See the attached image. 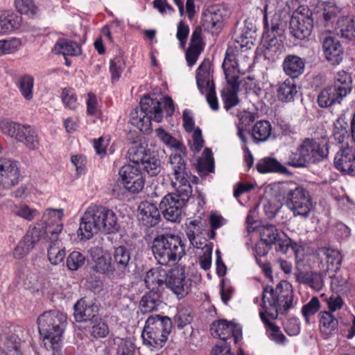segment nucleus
<instances>
[{"mask_svg":"<svg viewBox=\"0 0 355 355\" xmlns=\"http://www.w3.org/2000/svg\"><path fill=\"white\" fill-rule=\"evenodd\" d=\"M275 196L284 202L295 216L307 218L312 209V198L309 191L295 182L287 181L274 185Z\"/></svg>","mask_w":355,"mask_h":355,"instance_id":"f257e3e1","label":"nucleus"},{"mask_svg":"<svg viewBox=\"0 0 355 355\" xmlns=\"http://www.w3.org/2000/svg\"><path fill=\"white\" fill-rule=\"evenodd\" d=\"M66 314L58 310L45 311L37 320L38 331L47 350L55 355L60 349V342L67 323Z\"/></svg>","mask_w":355,"mask_h":355,"instance_id":"f03ea898","label":"nucleus"},{"mask_svg":"<svg viewBox=\"0 0 355 355\" xmlns=\"http://www.w3.org/2000/svg\"><path fill=\"white\" fill-rule=\"evenodd\" d=\"M293 301L292 286L286 280L279 282L275 288L269 285L263 288L261 306L272 320L277 318L279 311L285 314L293 308Z\"/></svg>","mask_w":355,"mask_h":355,"instance_id":"7ed1b4c3","label":"nucleus"},{"mask_svg":"<svg viewBox=\"0 0 355 355\" xmlns=\"http://www.w3.org/2000/svg\"><path fill=\"white\" fill-rule=\"evenodd\" d=\"M153 254L160 265H174L186 254L185 245L178 234L157 235L152 243Z\"/></svg>","mask_w":355,"mask_h":355,"instance_id":"20e7f679","label":"nucleus"},{"mask_svg":"<svg viewBox=\"0 0 355 355\" xmlns=\"http://www.w3.org/2000/svg\"><path fill=\"white\" fill-rule=\"evenodd\" d=\"M329 146L327 141H318L314 139L306 138L291 153L287 165L295 168H304L309 164H316L328 156Z\"/></svg>","mask_w":355,"mask_h":355,"instance_id":"39448f33","label":"nucleus"},{"mask_svg":"<svg viewBox=\"0 0 355 355\" xmlns=\"http://www.w3.org/2000/svg\"><path fill=\"white\" fill-rule=\"evenodd\" d=\"M172 328L169 317L159 314L149 316L141 334L144 344L151 347V350L160 349L166 343Z\"/></svg>","mask_w":355,"mask_h":355,"instance_id":"423d86ee","label":"nucleus"},{"mask_svg":"<svg viewBox=\"0 0 355 355\" xmlns=\"http://www.w3.org/2000/svg\"><path fill=\"white\" fill-rule=\"evenodd\" d=\"M108 208L101 205H90L80 218L78 236L80 240H89L99 232L110 234L106 222Z\"/></svg>","mask_w":355,"mask_h":355,"instance_id":"0eeeda50","label":"nucleus"},{"mask_svg":"<svg viewBox=\"0 0 355 355\" xmlns=\"http://www.w3.org/2000/svg\"><path fill=\"white\" fill-rule=\"evenodd\" d=\"M162 119L161 102L157 98H150L149 95H144L140 100L139 106L130 113L132 125L144 133H148L151 130L153 120L159 123Z\"/></svg>","mask_w":355,"mask_h":355,"instance_id":"6e6552de","label":"nucleus"},{"mask_svg":"<svg viewBox=\"0 0 355 355\" xmlns=\"http://www.w3.org/2000/svg\"><path fill=\"white\" fill-rule=\"evenodd\" d=\"M129 160L139 169L150 177L157 176L162 171V162L158 153L142 143L134 142L128 150Z\"/></svg>","mask_w":355,"mask_h":355,"instance_id":"1a4fd4ad","label":"nucleus"},{"mask_svg":"<svg viewBox=\"0 0 355 355\" xmlns=\"http://www.w3.org/2000/svg\"><path fill=\"white\" fill-rule=\"evenodd\" d=\"M267 9L268 5L265 4L261 10L263 15V35L268 39L266 49L268 53L280 54L284 49V23L277 13L274 14L269 19Z\"/></svg>","mask_w":355,"mask_h":355,"instance_id":"9d476101","label":"nucleus"},{"mask_svg":"<svg viewBox=\"0 0 355 355\" xmlns=\"http://www.w3.org/2000/svg\"><path fill=\"white\" fill-rule=\"evenodd\" d=\"M192 192L186 193L182 189H176V193L166 195L159 203L164 217L171 222L181 220L184 207L191 196Z\"/></svg>","mask_w":355,"mask_h":355,"instance_id":"9b49d317","label":"nucleus"},{"mask_svg":"<svg viewBox=\"0 0 355 355\" xmlns=\"http://www.w3.org/2000/svg\"><path fill=\"white\" fill-rule=\"evenodd\" d=\"M169 163L173 171L175 182L173 185L176 189H182L183 192H192L191 182L197 183L198 178L191 174L187 167L184 159L178 153L171 155Z\"/></svg>","mask_w":355,"mask_h":355,"instance_id":"f8f14e48","label":"nucleus"},{"mask_svg":"<svg viewBox=\"0 0 355 355\" xmlns=\"http://www.w3.org/2000/svg\"><path fill=\"white\" fill-rule=\"evenodd\" d=\"M64 216L62 209H46L42 216V222L44 223L43 227L45 240L50 243H60L59 235L63 227L62 218Z\"/></svg>","mask_w":355,"mask_h":355,"instance_id":"ddd939ff","label":"nucleus"},{"mask_svg":"<svg viewBox=\"0 0 355 355\" xmlns=\"http://www.w3.org/2000/svg\"><path fill=\"white\" fill-rule=\"evenodd\" d=\"M166 286L182 299L191 292L192 280L186 277L184 267H175L167 272Z\"/></svg>","mask_w":355,"mask_h":355,"instance_id":"4468645a","label":"nucleus"},{"mask_svg":"<svg viewBox=\"0 0 355 355\" xmlns=\"http://www.w3.org/2000/svg\"><path fill=\"white\" fill-rule=\"evenodd\" d=\"M119 175L124 188L130 193H138L144 189V178L137 166L124 165L119 169Z\"/></svg>","mask_w":355,"mask_h":355,"instance_id":"2eb2a0df","label":"nucleus"},{"mask_svg":"<svg viewBox=\"0 0 355 355\" xmlns=\"http://www.w3.org/2000/svg\"><path fill=\"white\" fill-rule=\"evenodd\" d=\"M313 27V20L311 15L301 12H295L290 19L289 31L291 35L300 40L308 38Z\"/></svg>","mask_w":355,"mask_h":355,"instance_id":"dca6fc26","label":"nucleus"},{"mask_svg":"<svg viewBox=\"0 0 355 355\" xmlns=\"http://www.w3.org/2000/svg\"><path fill=\"white\" fill-rule=\"evenodd\" d=\"M212 335L218 337L221 340L227 342V340L234 338L236 344L243 338L241 327L232 322H227L226 320L214 322L211 325Z\"/></svg>","mask_w":355,"mask_h":355,"instance_id":"f3484780","label":"nucleus"},{"mask_svg":"<svg viewBox=\"0 0 355 355\" xmlns=\"http://www.w3.org/2000/svg\"><path fill=\"white\" fill-rule=\"evenodd\" d=\"M18 163L7 158L0 159V189H10L19 181Z\"/></svg>","mask_w":355,"mask_h":355,"instance_id":"a211bd4d","label":"nucleus"},{"mask_svg":"<svg viewBox=\"0 0 355 355\" xmlns=\"http://www.w3.org/2000/svg\"><path fill=\"white\" fill-rule=\"evenodd\" d=\"M334 166L342 173L355 176V149L349 146L341 148L335 155Z\"/></svg>","mask_w":355,"mask_h":355,"instance_id":"6ab92c4d","label":"nucleus"},{"mask_svg":"<svg viewBox=\"0 0 355 355\" xmlns=\"http://www.w3.org/2000/svg\"><path fill=\"white\" fill-rule=\"evenodd\" d=\"M42 236V230L34 227L29 230L24 238L19 242L13 251L15 259H20L26 256L35 248Z\"/></svg>","mask_w":355,"mask_h":355,"instance_id":"aec40b11","label":"nucleus"},{"mask_svg":"<svg viewBox=\"0 0 355 355\" xmlns=\"http://www.w3.org/2000/svg\"><path fill=\"white\" fill-rule=\"evenodd\" d=\"M137 218L140 225L152 227L160 220L159 211L154 204L148 201L141 202L138 207Z\"/></svg>","mask_w":355,"mask_h":355,"instance_id":"412c9836","label":"nucleus"},{"mask_svg":"<svg viewBox=\"0 0 355 355\" xmlns=\"http://www.w3.org/2000/svg\"><path fill=\"white\" fill-rule=\"evenodd\" d=\"M113 255L112 275L122 279L125 276L127 272H129L128 265L130 259V250L124 245H120L115 248Z\"/></svg>","mask_w":355,"mask_h":355,"instance_id":"4be33fe9","label":"nucleus"},{"mask_svg":"<svg viewBox=\"0 0 355 355\" xmlns=\"http://www.w3.org/2000/svg\"><path fill=\"white\" fill-rule=\"evenodd\" d=\"M322 49L326 60L332 65L339 64L343 59L344 50L340 41L334 37L324 38Z\"/></svg>","mask_w":355,"mask_h":355,"instance_id":"5701e85b","label":"nucleus"},{"mask_svg":"<svg viewBox=\"0 0 355 355\" xmlns=\"http://www.w3.org/2000/svg\"><path fill=\"white\" fill-rule=\"evenodd\" d=\"M211 63L209 58H205L196 71V84L201 94L205 90L215 87L213 76L211 74Z\"/></svg>","mask_w":355,"mask_h":355,"instance_id":"b1692460","label":"nucleus"},{"mask_svg":"<svg viewBox=\"0 0 355 355\" xmlns=\"http://www.w3.org/2000/svg\"><path fill=\"white\" fill-rule=\"evenodd\" d=\"M203 50L202 29L200 26H197L192 33L189 47L185 53L189 67H192L196 63L199 55Z\"/></svg>","mask_w":355,"mask_h":355,"instance_id":"393cba45","label":"nucleus"},{"mask_svg":"<svg viewBox=\"0 0 355 355\" xmlns=\"http://www.w3.org/2000/svg\"><path fill=\"white\" fill-rule=\"evenodd\" d=\"M223 15L220 9L211 8L202 13V24L205 31L216 33L223 26Z\"/></svg>","mask_w":355,"mask_h":355,"instance_id":"a878e982","label":"nucleus"},{"mask_svg":"<svg viewBox=\"0 0 355 355\" xmlns=\"http://www.w3.org/2000/svg\"><path fill=\"white\" fill-rule=\"evenodd\" d=\"M167 280V272L156 268L149 270L145 276L144 282L148 290L163 292Z\"/></svg>","mask_w":355,"mask_h":355,"instance_id":"bb28decb","label":"nucleus"},{"mask_svg":"<svg viewBox=\"0 0 355 355\" xmlns=\"http://www.w3.org/2000/svg\"><path fill=\"white\" fill-rule=\"evenodd\" d=\"M304 67V60L300 56L294 54L286 55L282 62L284 72L291 79L297 78L302 74Z\"/></svg>","mask_w":355,"mask_h":355,"instance_id":"cd10ccee","label":"nucleus"},{"mask_svg":"<svg viewBox=\"0 0 355 355\" xmlns=\"http://www.w3.org/2000/svg\"><path fill=\"white\" fill-rule=\"evenodd\" d=\"M345 97L331 85L324 88L318 96V105L322 108L340 105Z\"/></svg>","mask_w":355,"mask_h":355,"instance_id":"c85d7f7f","label":"nucleus"},{"mask_svg":"<svg viewBox=\"0 0 355 355\" xmlns=\"http://www.w3.org/2000/svg\"><path fill=\"white\" fill-rule=\"evenodd\" d=\"M335 28L341 38L347 41L355 40V16H341L337 20Z\"/></svg>","mask_w":355,"mask_h":355,"instance_id":"c756f323","label":"nucleus"},{"mask_svg":"<svg viewBox=\"0 0 355 355\" xmlns=\"http://www.w3.org/2000/svg\"><path fill=\"white\" fill-rule=\"evenodd\" d=\"M331 86L338 92L346 97L352 90V78L351 74L345 71H337L334 76Z\"/></svg>","mask_w":355,"mask_h":355,"instance_id":"7c9ffc66","label":"nucleus"},{"mask_svg":"<svg viewBox=\"0 0 355 355\" xmlns=\"http://www.w3.org/2000/svg\"><path fill=\"white\" fill-rule=\"evenodd\" d=\"M256 168L260 173H279L288 174V170L275 158L270 157H263L258 161Z\"/></svg>","mask_w":355,"mask_h":355,"instance_id":"2f4dec72","label":"nucleus"},{"mask_svg":"<svg viewBox=\"0 0 355 355\" xmlns=\"http://www.w3.org/2000/svg\"><path fill=\"white\" fill-rule=\"evenodd\" d=\"M297 94V85L294 79L287 78L279 83L277 89V97L281 102L289 103L294 101Z\"/></svg>","mask_w":355,"mask_h":355,"instance_id":"473e14b6","label":"nucleus"},{"mask_svg":"<svg viewBox=\"0 0 355 355\" xmlns=\"http://www.w3.org/2000/svg\"><path fill=\"white\" fill-rule=\"evenodd\" d=\"M21 17L9 11L0 12V35L7 34L19 28Z\"/></svg>","mask_w":355,"mask_h":355,"instance_id":"72a5a7b5","label":"nucleus"},{"mask_svg":"<svg viewBox=\"0 0 355 355\" xmlns=\"http://www.w3.org/2000/svg\"><path fill=\"white\" fill-rule=\"evenodd\" d=\"M162 293L155 290H149L144 295L139 302L141 312L144 313L156 311L162 303Z\"/></svg>","mask_w":355,"mask_h":355,"instance_id":"f704fd0d","label":"nucleus"},{"mask_svg":"<svg viewBox=\"0 0 355 355\" xmlns=\"http://www.w3.org/2000/svg\"><path fill=\"white\" fill-rule=\"evenodd\" d=\"M297 282L309 285L316 291H320L322 288V279L320 274L313 271H299L294 274Z\"/></svg>","mask_w":355,"mask_h":355,"instance_id":"c9c22d12","label":"nucleus"},{"mask_svg":"<svg viewBox=\"0 0 355 355\" xmlns=\"http://www.w3.org/2000/svg\"><path fill=\"white\" fill-rule=\"evenodd\" d=\"M2 334L4 336L5 345L8 349L17 350L22 336V329L20 327L11 324L5 327L2 329Z\"/></svg>","mask_w":355,"mask_h":355,"instance_id":"e433bc0d","label":"nucleus"},{"mask_svg":"<svg viewBox=\"0 0 355 355\" xmlns=\"http://www.w3.org/2000/svg\"><path fill=\"white\" fill-rule=\"evenodd\" d=\"M73 315L77 322H86L92 320L95 317L94 305L86 304L85 300L82 298L79 300L73 306Z\"/></svg>","mask_w":355,"mask_h":355,"instance_id":"4c0bfd02","label":"nucleus"},{"mask_svg":"<svg viewBox=\"0 0 355 355\" xmlns=\"http://www.w3.org/2000/svg\"><path fill=\"white\" fill-rule=\"evenodd\" d=\"M271 131L270 123L268 121L261 120L257 121L252 130H248V134L251 135L254 143L259 144L266 141L270 137Z\"/></svg>","mask_w":355,"mask_h":355,"instance_id":"58836bf2","label":"nucleus"},{"mask_svg":"<svg viewBox=\"0 0 355 355\" xmlns=\"http://www.w3.org/2000/svg\"><path fill=\"white\" fill-rule=\"evenodd\" d=\"M17 141L23 143L31 150L38 148L39 138L35 131L30 125H24L18 134Z\"/></svg>","mask_w":355,"mask_h":355,"instance_id":"ea45409f","label":"nucleus"},{"mask_svg":"<svg viewBox=\"0 0 355 355\" xmlns=\"http://www.w3.org/2000/svg\"><path fill=\"white\" fill-rule=\"evenodd\" d=\"M319 315L320 331L326 335L334 334L338 329V322L332 313L329 311H321Z\"/></svg>","mask_w":355,"mask_h":355,"instance_id":"a19ab883","label":"nucleus"},{"mask_svg":"<svg viewBox=\"0 0 355 355\" xmlns=\"http://www.w3.org/2000/svg\"><path fill=\"white\" fill-rule=\"evenodd\" d=\"M53 51L63 55L76 56L80 53L81 49L79 44L72 40L61 38L56 42Z\"/></svg>","mask_w":355,"mask_h":355,"instance_id":"79ce46f5","label":"nucleus"},{"mask_svg":"<svg viewBox=\"0 0 355 355\" xmlns=\"http://www.w3.org/2000/svg\"><path fill=\"white\" fill-rule=\"evenodd\" d=\"M95 254L98 255L96 259L93 256L96 263L95 270L103 274L108 273L111 267V254L107 251L103 252L101 248L96 249Z\"/></svg>","mask_w":355,"mask_h":355,"instance_id":"37998d69","label":"nucleus"},{"mask_svg":"<svg viewBox=\"0 0 355 355\" xmlns=\"http://www.w3.org/2000/svg\"><path fill=\"white\" fill-rule=\"evenodd\" d=\"M333 135L339 144L344 143L351 136L348 131V124L344 117H338L334 123Z\"/></svg>","mask_w":355,"mask_h":355,"instance_id":"c03bdc74","label":"nucleus"},{"mask_svg":"<svg viewBox=\"0 0 355 355\" xmlns=\"http://www.w3.org/2000/svg\"><path fill=\"white\" fill-rule=\"evenodd\" d=\"M157 137L166 145L173 148L185 154L186 148L184 144L168 133L164 128H159L155 130Z\"/></svg>","mask_w":355,"mask_h":355,"instance_id":"a18cd8bd","label":"nucleus"},{"mask_svg":"<svg viewBox=\"0 0 355 355\" xmlns=\"http://www.w3.org/2000/svg\"><path fill=\"white\" fill-rule=\"evenodd\" d=\"M48 259L53 265H58L62 263L66 256L64 247L60 243H50L48 248Z\"/></svg>","mask_w":355,"mask_h":355,"instance_id":"49530a36","label":"nucleus"},{"mask_svg":"<svg viewBox=\"0 0 355 355\" xmlns=\"http://www.w3.org/2000/svg\"><path fill=\"white\" fill-rule=\"evenodd\" d=\"M34 78L30 75L21 77L18 81L17 87L22 96L27 101L33 97Z\"/></svg>","mask_w":355,"mask_h":355,"instance_id":"de8ad7c7","label":"nucleus"},{"mask_svg":"<svg viewBox=\"0 0 355 355\" xmlns=\"http://www.w3.org/2000/svg\"><path fill=\"white\" fill-rule=\"evenodd\" d=\"M259 316L261 321L265 324V325L272 331L270 334V338L271 340H274L277 343L282 344L286 340L285 336L280 331L279 327L275 323L270 322L264 312L261 311L259 313Z\"/></svg>","mask_w":355,"mask_h":355,"instance_id":"09e8293b","label":"nucleus"},{"mask_svg":"<svg viewBox=\"0 0 355 355\" xmlns=\"http://www.w3.org/2000/svg\"><path fill=\"white\" fill-rule=\"evenodd\" d=\"M260 240L263 241L267 245H272L275 244L279 238V232L275 225H267L259 228Z\"/></svg>","mask_w":355,"mask_h":355,"instance_id":"8fccbe9b","label":"nucleus"},{"mask_svg":"<svg viewBox=\"0 0 355 355\" xmlns=\"http://www.w3.org/2000/svg\"><path fill=\"white\" fill-rule=\"evenodd\" d=\"M343 8L335 3L328 2L326 3L322 12V17L325 22V25L327 26L329 24L333 23L338 15L343 13Z\"/></svg>","mask_w":355,"mask_h":355,"instance_id":"3c124183","label":"nucleus"},{"mask_svg":"<svg viewBox=\"0 0 355 355\" xmlns=\"http://www.w3.org/2000/svg\"><path fill=\"white\" fill-rule=\"evenodd\" d=\"M223 71L227 83L231 87V90L229 92L239 93L241 82L239 80V71L232 67H227V69Z\"/></svg>","mask_w":355,"mask_h":355,"instance_id":"603ef678","label":"nucleus"},{"mask_svg":"<svg viewBox=\"0 0 355 355\" xmlns=\"http://www.w3.org/2000/svg\"><path fill=\"white\" fill-rule=\"evenodd\" d=\"M15 5L19 13L30 17H33L38 12V8L33 0H15Z\"/></svg>","mask_w":355,"mask_h":355,"instance_id":"864d4df0","label":"nucleus"},{"mask_svg":"<svg viewBox=\"0 0 355 355\" xmlns=\"http://www.w3.org/2000/svg\"><path fill=\"white\" fill-rule=\"evenodd\" d=\"M85 262V256L78 251L71 252L67 257L66 265L69 270H78Z\"/></svg>","mask_w":355,"mask_h":355,"instance_id":"5fc2aeb1","label":"nucleus"},{"mask_svg":"<svg viewBox=\"0 0 355 355\" xmlns=\"http://www.w3.org/2000/svg\"><path fill=\"white\" fill-rule=\"evenodd\" d=\"M23 125L14 121H3L1 123V129L3 134L17 140Z\"/></svg>","mask_w":355,"mask_h":355,"instance_id":"6e6d98bb","label":"nucleus"},{"mask_svg":"<svg viewBox=\"0 0 355 355\" xmlns=\"http://www.w3.org/2000/svg\"><path fill=\"white\" fill-rule=\"evenodd\" d=\"M61 98L67 108L75 110L77 107V97L72 88H64L61 93Z\"/></svg>","mask_w":355,"mask_h":355,"instance_id":"4d7b16f0","label":"nucleus"},{"mask_svg":"<svg viewBox=\"0 0 355 355\" xmlns=\"http://www.w3.org/2000/svg\"><path fill=\"white\" fill-rule=\"evenodd\" d=\"M116 348V355H133L135 347L132 343L129 340L117 338L114 340Z\"/></svg>","mask_w":355,"mask_h":355,"instance_id":"13d9d810","label":"nucleus"},{"mask_svg":"<svg viewBox=\"0 0 355 355\" xmlns=\"http://www.w3.org/2000/svg\"><path fill=\"white\" fill-rule=\"evenodd\" d=\"M320 307V303L318 297H313L311 300L302 308V313L307 322H309V318L316 313Z\"/></svg>","mask_w":355,"mask_h":355,"instance_id":"bf43d9fd","label":"nucleus"},{"mask_svg":"<svg viewBox=\"0 0 355 355\" xmlns=\"http://www.w3.org/2000/svg\"><path fill=\"white\" fill-rule=\"evenodd\" d=\"M38 211L35 209H32L26 205H21L19 206L16 211L15 214L24 219L28 221L33 220L38 215Z\"/></svg>","mask_w":355,"mask_h":355,"instance_id":"052dcab7","label":"nucleus"},{"mask_svg":"<svg viewBox=\"0 0 355 355\" xmlns=\"http://www.w3.org/2000/svg\"><path fill=\"white\" fill-rule=\"evenodd\" d=\"M255 31L253 29V25L250 23L245 21V27L242 31L238 42H241V46H246L250 42L249 40L252 39L254 36Z\"/></svg>","mask_w":355,"mask_h":355,"instance_id":"680f3d73","label":"nucleus"},{"mask_svg":"<svg viewBox=\"0 0 355 355\" xmlns=\"http://www.w3.org/2000/svg\"><path fill=\"white\" fill-rule=\"evenodd\" d=\"M221 98L223 102L224 108L226 110H230L232 107L236 105L239 99L238 98V93L229 92H223L221 94Z\"/></svg>","mask_w":355,"mask_h":355,"instance_id":"e2e57ef3","label":"nucleus"},{"mask_svg":"<svg viewBox=\"0 0 355 355\" xmlns=\"http://www.w3.org/2000/svg\"><path fill=\"white\" fill-rule=\"evenodd\" d=\"M125 62L121 55L112 60V82L118 80L125 68Z\"/></svg>","mask_w":355,"mask_h":355,"instance_id":"0e129e2a","label":"nucleus"},{"mask_svg":"<svg viewBox=\"0 0 355 355\" xmlns=\"http://www.w3.org/2000/svg\"><path fill=\"white\" fill-rule=\"evenodd\" d=\"M71 162L76 168L78 176L85 173L87 160L85 156L81 155H73L71 157Z\"/></svg>","mask_w":355,"mask_h":355,"instance_id":"69168bd1","label":"nucleus"},{"mask_svg":"<svg viewBox=\"0 0 355 355\" xmlns=\"http://www.w3.org/2000/svg\"><path fill=\"white\" fill-rule=\"evenodd\" d=\"M239 123L237 127H242L244 130H249V126L254 121L255 115L250 112L244 111L238 115Z\"/></svg>","mask_w":355,"mask_h":355,"instance_id":"338daca9","label":"nucleus"},{"mask_svg":"<svg viewBox=\"0 0 355 355\" xmlns=\"http://www.w3.org/2000/svg\"><path fill=\"white\" fill-rule=\"evenodd\" d=\"M109 332L107 325L103 321H99L92 326L90 333L95 338L105 337Z\"/></svg>","mask_w":355,"mask_h":355,"instance_id":"774afa93","label":"nucleus"}]
</instances>
